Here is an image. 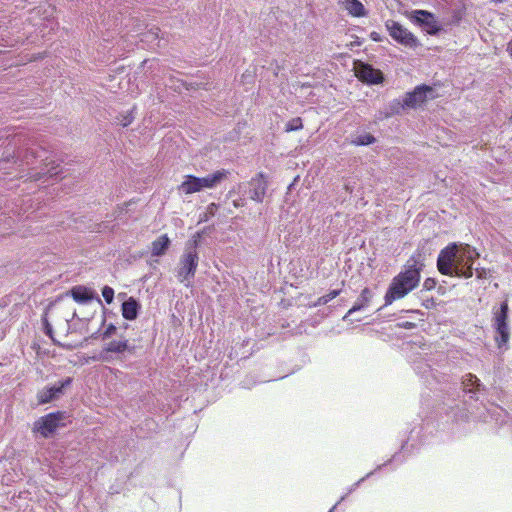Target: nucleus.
<instances>
[{"label": "nucleus", "instance_id": "nucleus-33", "mask_svg": "<svg viewBox=\"0 0 512 512\" xmlns=\"http://www.w3.org/2000/svg\"><path fill=\"white\" fill-rule=\"evenodd\" d=\"M45 329H46V334L49 335L53 339L51 325L46 320H45Z\"/></svg>", "mask_w": 512, "mask_h": 512}, {"label": "nucleus", "instance_id": "nucleus-22", "mask_svg": "<svg viewBox=\"0 0 512 512\" xmlns=\"http://www.w3.org/2000/svg\"><path fill=\"white\" fill-rule=\"evenodd\" d=\"M341 291V289L331 290L328 294L319 297L317 301L313 304V306L317 307L327 304L328 302L339 296Z\"/></svg>", "mask_w": 512, "mask_h": 512}, {"label": "nucleus", "instance_id": "nucleus-36", "mask_svg": "<svg viewBox=\"0 0 512 512\" xmlns=\"http://www.w3.org/2000/svg\"><path fill=\"white\" fill-rule=\"evenodd\" d=\"M407 312L422 314V312L420 310H408Z\"/></svg>", "mask_w": 512, "mask_h": 512}, {"label": "nucleus", "instance_id": "nucleus-21", "mask_svg": "<svg viewBox=\"0 0 512 512\" xmlns=\"http://www.w3.org/2000/svg\"><path fill=\"white\" fill-rule=\"evenodd\" d=\"M415 18L418 22L430 26L434 23L433 14L425 10L415 11Z\"/></svg>", "mask_w": 512, "mask_h": 512}, {"label": "nucleus", "instance_id": "nucleus-29", "mask_svg": "<svg viewBox=\"0 0 512 512\" xmlns=\"http://www.w3.org/2000/svg\"><path fill=\"white\" fill-rule=\"evenodd\" d=\"M116 332V327L113 324H109L102 333V338L107 339Z\"/></svg>", "mask_w": 512, "mask_h": 512}, {"label": "nucleus", "instance_id": "nucleus-38", "mask_svg": "<svg viewBox=\"0 0 512 512\" xmlns=\"http://www.w3.org/2000/svg\"><path fill=\"white\" fill-rule=\"evenodd\" d=\"M42 58L41 56H38V57H34L32 60H37V59H40Z\"/></svg>", "mask_w": 512, "mask_h": 512}, {"label": "nucleus", "instance_id": "nucleus-23", "mask_svg": "<svg viewBox=\"0 0 512 512\" xmlns=\"http://www.w3.org/2000/svg\"><path fill=\"white\" fill-rule=\"evenodd\" d=\"M303 128V122L300 117H296L287 122L285 126L286 132L298 131Z\"/></svg>", "mask_w": 512, "mask_h": 512}, {"label": "nucleus", "instance_id": "nucleus-32", "mask_svg": "<svg viewBox=\"0 0 512 512\" xmlns=\"http://www.w3.org/2000/svg\"><path fill=\"white\" fill-rule=\"evenodd\" d=\"M370 37H371V39H372L373 41H376V42L381 41V36H380V34H379V33H377V32H372V33L370 34Z\"/></svg>", "mask_w": 512, "mask_h": 512}, {"label": "nucleus", "instance_id": "nucleus-12", "mask_svg": "<svg viewBox=\"0 0 512 512\" xmlns=\"http://www.w3.org/2000/svg\"><path fill=\"white\" fill-rule=\"evenodd\" d=\"M71 297L78 303H86L94 298V291L86 286H74L70 290Z\"/></svg>", "mask_w": 512, "mask_h": 512}, {"label": "nucleus", "instance_id": "nucleus-6", "mask_svg": "<svg viewBox=\"0 0 512 512\" xmlns=\"http://www.w3.org/2000/svg\"><path fill=\"white\" fill-rule=\"evenodd\" d=\"M386 28L389 35L399 44L408 48H416L419 45V41L413 33L408 31L399 22L389 20L386 22Z\"/></svg>", "mask_w": 512, "mask_h": 512}, {"label": "nucleus", "instance_id": "nucleus-26", "mask_svg": "<svg viewBox=\"0 0 512 512\" xmlns=\"http://www.w3.org/2000/svg\"><path fill=\"white\" fill-rule=\"evenodd\" d=\"M102 296L107 304H111L114 299V290L109 286H104L102 289Z\"/></svg>", "mask_w": 512, "mask_h": 512}, {"label": "nucleus", "instance_id": "nucleus-27", "mask_svg": "<svg viewBox=\"0 0 512 512\" xmlns=\"http://www.w3.org/2000/svg\"><path fill=\"white\" fill-rule=\"evenodd\" d=\"M472 250H473V255H471V258H469V259H463L462 267H464V268L470 267V270L473 273V262L476 258H478L479 254L476 252L475 249H472Z\"/></svg>", "mask_w": 512, "mask_h": 512}, {"label": "nucleus", "instance_id": "nucleus-11", "mask_svg": "<svg viewBox=\"0 0 512 512\" xmlns=\"http://www.w3.org/2000/svg\"><path fill=\"white\" fill-rule=\"evenodd\" d=\"M178 191L185 195L200 192L199 177L194 175H185L183 182L177 187Z\"/></svg>", "mask_w": 512, "mask_h": 512}, {"label": "nucleus", "instance_id": "nucleus-7", "mask_svg": "<svg viewBox=\"0 0 512 512\" xmlns=\"http://www.w3.org/2000/svg\"><path fill=\"white\" fill-rule=\"evenodd\" d=\"M355 74L362 81L369 84H380L384 77L379 69H375L370 64L359 62L355 66Z\"/></svg>", "mask_w": 512, "mask_h": 512}, {"label": "nucleus", "instance_id": "nucleus-19", "mask_svg": "<svg viewBox=\"0 0 512 512\" xmlns=\"http://www.w3.org/2000/svg\"><path fill=\"white\" fill-rule=\"evenodd\" d=\"M463 387L468 392H473L474 390H479L481 386L479 379L476 375L472 373H468L463 377L462 381Z\"/></svg>", "mask_w": 512, "mask_h": 512}, {"label": "nucleus", "instance_id": "nucleus-20", "mask_svg": "<svg viewBox=\"0 0 512 512\" xmlns=\"http://www.w3.org/2000/svg\"><path fill=\"white\" fill-rule=\"evenodd\" d=\"M494 327H495L497 333L500 335L499 338H496L497 345L500 348L503 345H505L509 340V337H510L509 327H508V325L494 326Z\"/></svg>", "mask_w": 512, "mask_h": 512}, {"label": "nucleus", "instance_id": "nucleus-4", "mask_svg": "<svg viewBox=\"0 0 512 512\" xmlns=\"http://www.w3.org/2000/svg\"><path fill=\"white\" fill-rule=\"evenodd\" d=\"M64 418L65 414L61 411L48 413L34 422L32 431L33 433H39L44 438H48L60 426H64V424L61 423Z\"/></svg>", "mask_w": 512, "mask_h": 512}, {"label": "nucleus", "instance_id": "nucleus-3", "mask_svg": "<svg viewBox=\"0 0 512 512\" xmlns=\"http://www.w3.org/2000/svg\"><path fill=\"white\" fill-rule=\"evenodd\" d=\"M433 88L428 85H419L415 87L412 92L405 94L402 102L397 101L393 104V112L399 113L400 109L404 108H417L423 105L428 99H434L436 96L432 95Z\"/></svg>", "mask_w": 512, "mask_h": 512}, {"label": "nucleus", "instance_id": "nucleus-8", "mask_svg": "<svg viewBox=\"0 0 512 512\" xmlns=\"http://www.w3.org/2000/svg\"><path fill=\"white\" fill-rule=\"evenodd\" d=\"M249 185L251 187L249 191L250 199L261 203L265 198L267 190L265 175L262 172L258 173L255 177L251 178Z\"/></svg>", "mask_w": 512, "mask_h": 512}, {"label": "nucleus", "instance_id": "nucleus-16", "mask_svg": "<svg viewBox=\"0 0 512 512\" xmlns=\"http://www.w3.org/2000/svg\"><path fill=\"white\" fill-rule=\"evenodd\" d=\"M121 310L123 318L126 320H134L138 315L139 304L133 297H130L123 302Z\"/></svg>", "mask_w": 512, "mask_h": 512}, {"label": "nucleus", "instance_id": "nucleus-24", "mask_svg": "<svg viewBox=\"0 0 512 512\" xmlns=\"http://www.w3.org/2000/svg\"><path fill=\"white\" fill-rule=\"evenodd\" d=\"M219 208V205L216 203H210L206 207V211L200 216V221H208L209 218L213 217L217 210Z\"/></svg>", "mask_w": 512, "mask_h": 512}, {"label": "nucleus", "instance_id": "nucleus-35", "mask_svg": "<svg viewBox=\"0 0 512 512\" xmlns=\"http://www.w3.org/2000/svg\"><path fill=\"white\" fill-rule=\"evenodd\" d=\"M233 205H234V207L238 208V207L243 206V203H240V202H238V201H236V200H235V201L233 202Z\"/></svg>", "mask_w": 512, "mask_h": 512}, {"label": "nucleus", "instance_id": "nucleus-13", "mask_svg": "<svg viewBox=\"0 0 512 512\" xmlns=\"http://www.w3.org/2000/svg\"><path fill=\"white\" fill-rule=\"evenodd\" d=\"M171 241L167 234H162L151 243L152 256H163L170 247Z\"/></svg>", "mask_w": 512, "mask_h": 512}, {"label": "nucleus", "instance_id": "nucleus-2", "mask_svg": "<svg viewBox=\"0 0 512 512\" xmlns=\"http://www.w3.org/2000/svg\"><path fill=\"white\" fill-rule=\"evenodd\" d=\"M421 267L414 263L396 275L386 291L385 305H391L395 300L402 299L413 291L420 282Z\"/></svg>", "mask_w": 512, "mask_h": 512}, {"label": "nucleus", "instance_id": "nucleus-39", "mask_svg": "<svg viewBox=\"0 0 512 512\" xmlns=\"http://www.w3.org/2000/svg\"><path fill=\"white\" fill-rule=\"evenodd\" d=\"M510 121L512 122V115H511V117H510Z\"/></svg>", "mask_w": 512, "mask_h": 512}, {"label": "nucleus", "instance_id": "nucleus-25", "mask_svg": "<svg viewBox=\"0 0 512 512\" xmlns=\"http://www.w3.org/2000/svg\"><path fill=\"white\" fill-rule=\"evenodd\" d=\"M375 142V137L371 134L361 135L354 141L356 145H369Z\"/></svg>", "mask_w": 512, "mask_h": 512}, {"label": "nucleus", "instance_id": "nucleus-5", "mask_svg": "<svg viewBox=\"0 0 512 512\" xmlns=\"http://www.w3.org/2000/svg\"><path fill=\"white\" fill-rule=\"evenodd\" d=\"M199 262V256L195 249L186 250L180 257L177 277L180 282L190 281L194 278Z\"/></svg>", "mask_w": 512, "mask_h": 512}, {"label": "nucleus", "instance_id": "nucleus-14", "mask_svg": "<svg viewBox=\"0 0 512 512\" xmlns=\"http://www.w3.org/2000/svg\"><path fill=\"white\" fill-rule=\"evenodd\" d=\"M339 4L352 16L362 17L365 16V8L358 0H339Z\"/></svg>", "mask_w": 512, "mask_h": 512}, {"label": "nucleus", "instance_id": "nucleus-1", "mask_svg": "<svg viewBox=\"0 0 512 512\" xmlns=\"http://www.w3.org/2000/svg\"><path fill=\"white\" fill-rule=\"evenodd\" d=\"M473 255L472 248L466 244L460 250L456 244H451L442 249L438 255L437 268L442 275L471 278L472 272L470 267H462L463 259H469Z\"/></svg>", "mask_w": 512, "mask_h": 512}, {"label": "nucleus", "instance_id": "nucleus-9", "mask_svg": "<svg viewBox=\"0 0 512 512\" xmlns=\"http://www.w3.org/2000/svg\"><path fill=\"white\" fill-rule=\"evenodd\" d=\"M228 175V170L220 169L204 177H199L201 191L216 188L221 182L228 178Z\"/></svg>", "mask_w": 512, "mask_h": 512}, {"label": "nucleus", "instance_id": "nucleus-17", "mask_svg": "<svg viewBox=\"0 0 512 512\" xmlns=\"http://www.w3.org/2000/svg\"><path fill=\"white\" fill-rule=\"evenodd\" d=\"M508 311V303L506 301L502 302L500 308L493 312L494 326L508 325Z\"/></svg>", "mask_w": 512, "mask_h": 512}, {"label": "nucleus", "instance_id": "nucleus-28", "mask_svg": "<svg viewBox=\"0 0 512 512\" xmlns=\"http://www.w3.org/2000/svg\"><path fill=\"white\" fill-rule=\"evenodd\" d=\"M437 285V281L434 278H427L423 282V289L427 291L433 290Z\"/></svg>", "mask_w": 512, "mask_h": 512}, {"label": "nucleus", "instance_id": "nucleus-31", "mask_svg": "<svg viewBox=\"0 0 512 512\" xmlns=\"http://www.w3.org/2000/svg\"><path fill=\"white\" fill-rule=\"evenodd\" d=\"M397 326L402 329H413L416 327V324L410 321H404L401 323H398Z\"/></svg>", "mask_w": 512, "mask_h": 512}, {"label": "nucleus", "instance_id": "nucleus-30", "mask_svg": "<svg viewBox=\"0 0 512 512\" xmlns=\"http://www.w3.org/2000/svg\"><path fill=\"white\" fill-rule=\"evenodd\" d=\"M422 305L426 309H433V308L436 307V302H435V299L433 297H431V298H428V299L424 300Z\"/></svg>", "mask_w": 512, "mask_h": 512}, {"label": "nucleus", "instance_id": "nucleus-37", "mask_svg": "<svg viewBox=\"0 0 512 512\" xmlns=\"http://www.w3.org/2000/svg\"><path fill=\"white\" fill-rule=\"evenodd\" d=\"M48 173H50V175H57V172H52L51 170L48 171Z\"/></svg>", "mask_w": 512, "mask_h": 512}, {"label": "nucleus", "instance_id": "nucleus-18", "mask_svg": "<svg viewBox=\"0 0 512 512\" xmlns=\"http://www.w3.org/2000/svg\"><path fill=\"white\" fill-rule=\"evenodd\" d=\"M128 349V340H113L110 341L104 348L103 353H123Z\"/></svg>", "mask_w": 512, "mask_h": 512}, {"label": "nucleus", "instance_id": "nucleus-34", "mask_svg": "<svg viewBox=\"0 0 512 512\" xmlns=\"http://www.w3.org/2000/svg\"><path fill=\"white\" fill-rule=\"evenodd\" d=\"M507 53L512 58V39L507 44Z\"/></svg>", "mask_w": 512, "mask_h": 512}, {"label": "nucleus", "instance_id": "nucleus-10", "mask_svg": "<svg viewBox=\"0 0 512 512\" xmlns=\"http://www.w3.org/2000/svg\"><path fill=\"white\" fill-rule=\"evenodd\" d=\"M72 383V378L68 377L64 379L59 386H53L49 388H44L41 390L38 395V402L40 404H46L52 401L58 394L62 393L63 388L69 386Z\"/></svg>", "mask_w": 512, "mask_h": 512}, {"label": "nucleus", "instance_id": "nucleus-15", "mask_svg": "<svg viewBox=\"0 0 512 512\" xmlns=\"http://www.w3.org/2000/svg\"><path fill=\"white\" fill-rule=\"evenodd\" d=\"M372 297H373L372 291L369 288H367V287L364 288L361 291V294H360L359 298L354 303L352 308L348 311L346 316L351 315L352 313H354L356 311H360V310L368 307L370 302H371V300H372Z\"/></svg>", "mask_w": 512, "mask_h": 512}]
</instances>
